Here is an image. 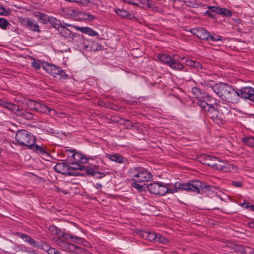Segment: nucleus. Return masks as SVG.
I'll list each match as a JSON object with an SVG mask.
<instances>
[{
  "instance_id": "864d4df0",
  "label": "nucleus",
  "mask_w": 254,
  "mask_h": 254,
  "mask_svg": "<svg viewBox=\"0 0 254 254\" xmlns=\"http://www.w3.org/2000/svg\"><path fill=\"white\" fill-rule=\"evenodd\" d=\"M37 248H40L41 249H43L44 251L48 252L49 250L50 249V246L46 242H44L43 243V245H41L40 244V247H37Z\"/></svg>"
},
{
  "instance_id": "473e14b6",
  "label": "nucleus",
  "mask_w": 254,
  "mask_h": 254,
  "mask_svg": "<svg viewBox=\"0 0 254 254\" xmlns=\"http://www.w3.org/2000/svg\"><path fill=\"white\" fill-rule=\"evenodd\" d=\"M242 141L245 144L254 147V137L252 136L245 137L242 138Z\"/></svg>"
},
{
  "instance_id": "dca6fc26",
  "label": "nucleus",
  "mask_w": 254,
  "mask_h": 254,
  "mask_svg": "<svg viewBox=\"0 0 254 254\" xmlns=\"http://www.w3.org/2000/svg\"><path fill=\"white\" fill-rule=\"evenodd\" d=\"M14 114L19 118V120L22 121L27 120H31L33 119L34 115L30 112L23 109H20L18 106V109L14 112Z\"/></svg>"
},
{
  "instance_id": "37998d69",
  "label": "nucleus",
  "mask_w": 254,
  "mask_h": 254,
  "mask_svg": "<svg viewBox=\"0 0 254 254\" xmlns=\"http://www.w3.org/2000/svg\"><path fill=\"white\" fill-rule=\"evenodd\" d=\"M192 94L197 98L201 97L202 92L201 90L197 87H193L191 89Z\"/></svg>"
},
{
  "instance_id": "4be33fe9",
  "label": "nucleus",
  "mask_w": 254,
  "mask_h": 254,
  "mask_svg": "<svg viewBox=\"0 0 254 254\" xmlns=\"http://www.w3.org/2000/svg\"><path fill=\"white\" fill-rule=\"evenodd\" d=\"M64 26L65 25L67 26H72L76 30L80 31L81 32L87 34L90 36L94 37L99 36V34L96 31H94L93 29L89 27H79L78 26H72L70 24H67L65 23H64Z\"/></svg>"
},
{
  "instance_id": "a211bd4d",
  "label": "nucleus",
  "mask_w": 254,
  "mask_h": 254,
  "mask_svg": "<svg viewBox=\"0 0 254 254\" xmlns=\"http://www.w3.org/2000/svg\"><path fill=\"white\" fill-rule=\"evenodd\" d=\"M14 114L19 118V120L22 121L27 120H31L33 119L34 115L30 112L23 109H20L18 106V109L14 112Z\"/></svg>"
},
{
  "instance_id": "052dcab7",
  "label": "nucleus",
  "mask_w": 254,
  "mask_h": 254,
  "mask_svg": "<svg viewBox=\"0 0 254 254\" xmlns=\"http://www.w3.org/2000/svg\"><path fill=\"white\" fill-rule=\"evenodd\" d=\"M9 13L3 7L0 6V15H8Z\"/></svg>"
},
{
  "instance_id": "0e129e2a",
  "label": "nucleus",
  "mask_w": 254,
  "mask_h": 254,
  "mask_svg": "<svg viewBox=\"0 0 254 254\" xmlns=\"http://www.w3.org/2000/svg\"><path fill=\"white\" fill-rule=\"evenodd\" d=\"M59 251H58L56 249H54V248H50V249L49 250L48 253L49 254H58L59 253Z\"/></svg>"
},
{
  "instance_id": "7c9ffc66",
  "label": "nucleus",
  "mask_w": 254,
  "mask_h": 254,
  "mask_svg": "<svg viewBox=\"0 0 254 254\" xmlns=\"http://www.w3.org/2000/svg\"><path fill=\"white\" fill-rule=\"evenodd\" d=\"M49 23L57 30L63 26L60 20L53 16L50 17Z\"/></svg>"
},
{
  "instance_id": "5701e85b",
  "label": "nucleus",
  "mask_w": 254,
  "mask_h": 254,
  "mask_svg": "<svg viewBox=\"0 0 254 254\" xmlns=\"http://www.w3.org/2000/svg\"><path fill=\"white\" fill-rule=\"evenodd\" d=\"M97 166H95L94 168L86 166V173L88 175L94 177L96 179H102L105 177L106 174L97 171Z\"/></svg>"
},
{
  "instance_id": "9d476101",
  "label": "nucleus",
  "mask_w": 254,
  "mask_h": 254,
  "mask_svg": "<svg viewBox=\"0 0 254 254\" xmlns=\"http://www.w3.org/2000/svg\"><path fill=\"white\" fill-rule=\"evenodd\" d=\"M239 92V89L236 90L230 85L223 100L233 104L237 103L240 100Z\"/></svg>"
},
{
  "instance_id": "49530a36",
  "label": "nucleus",
  "mask_w": 254,
  "mask_h": 254,
  "mask_svg": "<svg viewBox=\"0 0 254 254\" xmlns=\"http://www.w3.org/2000/svg\"><path fill=\"white\" fill-rule=\"evenodd\" d=\"M137 183L138 182H136L132 183L131 186L133 188L137 189L139 192L145 191L146 187H145L144 186L140 185L137 184Z\"/></svg>"
},
{
  "instance_id": "4468645a",
  "label": "nucleus",
  "mask_w": 254,
  "mask_h": 254,
  "mask_svg": "<svg viewBox=\"0 0 254 254\" xmlns=\"http://www.w3.org/2000/svg\"><path fill=\"white\" fill-rule=\"evenodd\" d=\"M72 165L68 164V172H67V176H84V174L79 173L77 170L80 171H86V167L79 165L78 164H75L74 163H71Z\"/></svg>"
},
{
  "instance_id": "8fccbe9b",
  "label": "nucleus",
  "mask_w": 254,
  "mask_h": 254,
  "mask_svg": "<svg viewBox=\"0 0 254 254\" xmlns=\"http://www.w3.org/2000/svg\"><path fill=\"white\" fill-rule=\"evenodd\" d=\"M6 109L14 113L18 109V106L9 102Z\"/></svg>"
},
{
  "instance_id": "b1692460",
  "label": "nucleus",
  "mask_w": 254,
  "mask_h": 254,
  "mask_svg": "<svg viewBox=\"0 0 254 254\" xmlns=\"http://www.w3.org/2000/svg\"><path fill=\"white\" fill-rule=\"evenodd\" d=\"M54 169L58 173L67 176L68 167L67 163L61 162L57 163L54 167Z\"/></svg>"
},
{
  "instance_id": "9b49d317",
  "label": "nucleus",
  "mask_w": 254,
  "mask_h": 254,
  "mask_svg": "<svg viewBox=\"0 0 254 254\" xmlns=\"http://www.w3.org/2000/svg\"><path fill=\"white\" fill-rule=\"evenodd\" d=\"M215 163L212 164L213 167L212 169L216 170H221L225 172H229L231 171V169H234L235 166L233 165H230L226 161L220 160L217 158L215 160Z\"/></svg>"
},
{
  "instance_id": "f8f14e48",
  "label": "nucleus",
  "mask_w": 254,
  "mask_h": 254,
  "mask_svg": "<svg viewBox=\"0 0 254 254\" xmlns=\"http://www.w3.org/2000/svg\"><path fill=\"white\" fill-rule=\"evenodd\" d=\"M240 98L254 101V88L247 86L239 89Z\"/></svg>"
},
{
  "instance_id": "7ed1b4c3",
  "label": "nucleus",
  "mask_w": 254,
  "mask_h": 254,
  "mask_svg": "<svg viewBox=\"0 0 254 254\" xmlns=\"http://www.w3.org/2000/svg\"><path fill=\"white\" fill-rule=\"evenodd\" d=\"M41 67L48 74L54 77H58L59 79H66L68 75L60 66L49 64L47 62L41 63Z\"/></svg>"
},
{
  "instance_id": "58836bf2",
  "label": "nucleus",
  "mask_w": 254,
  "mask_h": 254,
  "mask_svg": "<svg viewBox=\"0 0 254 254\" xmlns=\"http://www.w3.org/2000/svg\"><path fill=\"white\" fill-rule=\"evenodd\" d=\"M210 158V155L205 154H201L197 157L198 161L204 165L207 164V161Z\"/></svg>"
},
{
  "instance_id": "f03ea898",
  "label": "nucleus",
  "mask_w": 254,
  "mask_h": 254,
  "mask_svg": "<svg viewBox=\"0 0 254 254\" xmlns=\"http://www.w3.org/2000/svg\"><path fill=\"white\" fill-rule=\"evenodd\" d=\"M128 173L131 180L136 182H149L152 180L153 177L147 169L140 167L130 168Z\"/></svg>"
},
{
  "instance_id": "3c124183",
  "label": "nucleus",
  "mask_w": 254,
  "mask_h": 254,
  "mask_svg": "<svg viewBox=\"0 0 254 254\" xmlns=\"http://www.w3.org/2000/svg\"><path fill=\"white\" fill-rule=\"evenodd\" d=\"M210 159L208 160L206 165L211 167L212 168L213 167V165H212L214 163H215V160L216 159L217 157H215L213 156L210 155Z\"/></svg>"
},
{
  "instance_id": "423d86ee",
  "label": "nucleus",
  "mask_w": 254,
  "mask_h": 254,
  "mask_svg": "<svg viewBox=\"0 0 254 254\" xmlns=\"http://www.w3.org/2000/svg\"><path fill=\"white\" fill-rule=\"evenodd\" d=\"M27 105L30 110L44 113L45 114L53 115L55 114V110L50 109L44 104L32 100H28Z\"/></svg>"
},
{
  "instance_id": "c03bdc74",
  "label": "nucleus",
  "mask_w": 254,
  "mask_h": 254,
  "mask_svg": "<svg viewBox=\"0 0 254 254\" xmlns=\"http://www.w3.org/2000/svg\"><path fill=\"white\" fill-rule=\"evenodd\" d=\"M12 244H14V243L11 240H9L8 242L6 243L2 251L4 253H10L11 248H12Z\"/></svg>"
},
{
  "instance_id": "a18cd8bd",
  "label": "nucleus",
  "mask_w": 254,
  "mask_h": 254,
  "mask_svg": "<svg viewBox=\"0 0 254 254\" xmlns=\"http://www.w3.org/2000/svg\"><path fill=\"white\" fill-rule=\"evenodd\" d=\"M9 22L4 18H0V28L3 30L7 29V26L9 25Z\"/></svg>"
},
{
  "instance_id": "1a4fd4ad",
  "label": "nucleus",
  "mask_w": 254,
  "mask_h": 254,
  "mask_svg": "<svg viewBox=\"0 0 254 254\" xmlns=\"http://www.w3.org/2000/svg\"><path fill=\"white\" fill-rule=\"evenodd\" d=\"M148 190L154 195H164L165 194L166 186L161 182H154L147 186Z\"/></svg>"
},
{
  "instance_id": "338daca9",
  "label": "nucleus",
  "mask_w": 254,
  "mask_h": 254,
  "mask_svg": "<svg viewBox=\"0 0 254 254\" xmlns=\"http://www.w3.org/2000/svg\"><path fill=\"white\" fill-rule=\"evenodd\" d=\"M205 14L208 16V17L215 19L216 17V15L212 14L211 11H210L209 10H207L205 12Z\"/></svg>"
},
{
  "instance_id": "a878e982",
  "label": "nucleus",
  "mask_w": 254,
  "mask_h": 254,
  "mask_svg": "<svg viewBox=\"0 0 254 254\" xmlns=\"http://www.w3.org/2000/svg\"><path fill=\"white\" fill-rule=\"evenodd\" d=\"M29 149L32 150L34 152L36 153L42 155L45 157H50V154L44 148L35 144V143H34V145L31 146Z\"/></svg>"
},
{
  "instance_id": "aec40b11",
  "label": "nucleus",
  "mask_w": 254,
  "mask_h": 254,
  "mask_svg": "<svg viewBox=\"0 0 254 254\" xmlns=\"http://www.w3.org/2000/svg\"><path fill=\"white\" fill-rule=\"evenodd\" d=\"M57 244L59 246L63 248L65 252L70 254H73L76 248V245L73 243H68L59 239L57 240Z\"/></svg>"
},
{
  "instance_id": "6ab92c4d",
  "label": "nucleus",
  "mask_w": 254,
  "mask_h": 254,
  "mask_svg": "<svg viewBox=\"0 0 254 254\" xmlns=\"http://www.w3.org/2000/svg\"><path fill=\"white\" fill-rule=\"evenodd\" d=\"M13 235L16 236L20 238L23 239L25 242H27L30 245L34 247H39L40 243L33 239H32L30 236L22 233L20 232H14L13 233Z\"/></svg>"
},
{
  "instance_id": "f704fd0d",
  "label": "nucleus",
  "mask_w": 254,
  "mask_h": 254,
  "mask_svg": "<svg viewBox=\"0 0 254 254\" xmlns=\"http://www.w3.org/2000/svg\"><path fill=\"white\" fill-rule=\"evenodd\" d=\"M197 105H198L201 109H203L205 113L207 112V109L209 107H211L212 105L208 104L206 102L201 99H198L196 102Z\"/></svg>"
},
{
  "instance_id": "c85d7f7f",
  "label": "nucleus",
  "mask_w": 254,
  "mask_h": 254,
  "mask_svg": "<svg viewBox=\"0 0 254 254\" xmlns=\"http://www.w3.org/2000/svg\"><path fill=\"white\" fill-rule=\"evenodd\" d=\"M59 34L61 37L64 38H70L72 32L70 31L67 28H65L64 25L63 26L58 30Z\"/></svg>"
},
{
  "instance_id": "c9c22d12",
  "label": "nucleus",
  "mask_w": 254,
  "mask_h": 254,
  "mask_svg": "<svg viewBox=\"0 0 254 254\" xmlns=\"http://www.w3.org/2000/svg\"><path fill=\"white\" fill-rule=\"evenodd\" d=\"M124 125H125L128 129H138L139 128L138 126H136V123H132L129 120H124Z\"/></svg>"
},
{
  "instance_id": "0eeeda50",
  "label": "nucleus",
  "mask_w": 254,
  "mask_h": 254,
  "mask_svg": "<svg viewBox=\"0 0 254 254\" xmlns=\"http://www.w3.org/2000/svg\"><path fill=\"white\" fill-rule=\"evenodd\" d=\"M206 116L219 126L222 125L225 123L223 114L213 105L207 109Z\"/></svg>"
},
{
  "instance_id": "412c9836",
  "label": "nucleus",
  "mask_w": 254,
  "mask_h": 254,
  "mask_svg": "<svg viewBox=\"0 0 254 254\" xmlns=\"http://www.w3.org/2000/svg\"><path fill=\"white\" fill-rule=\"evenodd\" d=\"M208 8L211 11L223 16L230 17L232 15V12L229 9L226 8H221L216 6H209Z\"/></svg>"
},
{
  "instance_id": "2eb2a0df",
  "label": "nucleus",
  "mask_w": 254,
  "mask_h": 254,
  "mask_svg": "<svg viewBox=\"0 0 254 254\" xmlns=\"http://www.w3.org/2000/svg\"><path fill=\"white\" fill-rule=\"evenodd\" d=\"M191 33L199 39L208 41L209 32L202 27H196L190 30Z\"/></svg>"
},
{
  "instance_id": "e433bc0d",
  "label": "nucleus",
  "mask_w": 254,
  "mask_h": 254,
  "mask_svg": "<svg viewBox=\"0 0 254 254\" xmlns=\"http://www.w3.org/2000/svg\"><path fill=\"white\" fill-rule=\"evenodd\" d=\"M174 187L177 191L178 190H185L187 191V183H182L180 182H176L174 184Z\"/></svg>"
},
{
  "instance_id": "a19ab883",
  "label": "nucleus",
  "mask_w": 254,
  "mask_h": 254,
  "mask_svg": "<svg viewBox=\"0 0 254 254\" xmlns=\"http://www.w3.org/2000/svg\"><path fill=\"white\" fill-rule=\"evenodd\" d=\"M136 233L142 238L147 240L150 232L137 229Z\"/></svg>"
},
{
  "instance_id": "ddd939ff",
  "label": "nucleus",
  "mask_w": 254,
  "mask_h": 254,
  "mask_svg": "<svg viewBox=\"0 0 254 254\" xmlns=\"http://www.w3.org/2000/svg\"><path fill=\"white\" fill-rule=\"evenodd\" d=\"M70 38L71 39V42L77 47L83 48L86 51H89V50H88V46L85 45L84 39L82 35L72 32Z\"/></svg>"
},
{
  "instance_id": "39448f33",
  "label": "nucleus",
  "mask_w": 254,
  "mask_h": 254,
  "mask_svg": "<svg viewBox=\"0 0 254 254\" xmlns=\"http://www.w3.org/2000/svg\"><path fill=\"white\" fill-rule=\"evenodd\" d=\"M212 187L207 185L197 180H190L187 182V191H192L197 193H200V190L202 191H209Z\"/></svg>"
},
{
  "instance_id": "de8ad7c7",
  "label": "nucleus",
  "mask_w": 254,
  "mask_h": 254,
  "mask_svg": "<svg viewBox=\"0 0 254 254\" xmlns=\"http://www.w3.org/2000/svg\"><path fill=\"white\" fill-rule=\"evenodd\" d=\"M50 17H49L48 15L46 14L45 13H44V14L41 15L40 22L41 23L46 24L49 23V20H50Z\"/></svg>"
},
{
  "instance_id": "2f4dec72",
  "label": "nucleus",
  "mask_w": 254,
  "mask_h": 254,
  "mask_svg": "<svg viewBox=\"0 0 254 254\" xmlns=\"http://www.w3.org/2000/svg\"><path fill=\"white\" fill-rule=\"evenodd\" d=\"M66 152L72 153L71 157L74 158L76 162H79L81 159V157L82 156V154L80 152H76V150H68L67 149Z\"/></svg>"
},
{
  "instance_id": "ea45409f",
  "label": "nucleus",
  "mask_w": 254,
  "mask_h": 254,
  "mask_svg": "<svg viewBox=\"0 0 254 254\" xmlns=\"http://www.w3.org/2000/svg\"><path fill=\"white\" fill-rule=\"evenodd\" d=\"M169 242L168 238L163 236L160 234H157L155 242L166 244Z\"/></svg>"
},
{
  "instance_id": "393cba45",
  "label": "nucleus",
  "mask_w": 254,
  "mask_h": 254,
  "mask_svg": "<svg viewBox=\"0 0 254 254\" xmlns=\"http://www.w3.org/2000/svg\"><path fill=\"white\" fill-rule=\"evenodd\" d=\"M22 24L25 25L29 30L34 32H40V30L37 24L33 23L29 18H24L22 20Z\"/></svg>"
},
{
  "instance_id": "4c0bfd02",
  "label": "nucleus",
  "mask_w": 254,
  "mask_h": 254,
  "mask_svg": "<svg viewBox=\"0 0 254 254\" xmlns=\"http://www.w3.org/2000/svg\"><path fill=\"white\" fill-rule=\"evenodd\" d=\"M49 230L53 233L54 235H58L59 237L62 236L63 232L57 227L55 225L50 226L49 227Z\"/></svg>"
},
{
  "instance_id": "5fc2aeb1",
  "label": "nucleus",
  "mask_w": 254,
  "mask_h": 254,
  "mask_svg": "<svg viewBox=\"0 0 254 254\" xmlns=\"http://www.w3.org/2000/svg\"><path fill=\"white\" fill-rule=\"evenodd\" d=\"M31 65L36 69H39L41 67V64H40L39 61H33L31 63Z\"/></svg>"
},
{
  "instance_id": "4d7b16f0",
  "label": "nucleus",
  "mask_w": 254,
  "mask_h": 254,
  "mask_svg": "<svg viewBox=\"0 0 254 254\" xmlns=\"http://www.w3.org/2000/svg\"><path fill=\"white\" fill-rule=\"evenodd\" d=\"M191 67L195 68L196 69H199V68H202V65L201 64L197 61H194Z\"/></svg>"
},
{
  "instance_id": "09e8293b",
  "label": "nucleus",
  "mask_w": 254,
  "mask_h": 254,
  "mask_svg": "<svg viewBox=\"0 0 254 254\" xmlns=\"http://www.w3.org/2000/svg\"><path fill=\"white\" fill-rule=\"evenodd\" d=\"M80 15L82 16V17L86 20H92L95 19V16L91 15L90 13H87L84 12H82L80 13Z\"/></svg>"
},
{
  "instance_id": "e2e57ef3",
  "label": "nucleus",
  "mask_w": 254,
  "mask_h": 254,
  "mask_svg": "<svg viewBox=\"0 0 254 254\" xmlns=\"http://www.w3.org/2000/svg\"><path fill=\"white\" fill-rule=\"evenodd\" d=\"M9 103V102H8L4 100L0 99V106H1L2 107H3L5 108H7Z\"/></svg>"
},
{
  "instance_id": "c756f323",
  "label": "nucleus",
  "mask_w": 254,
  "mask_h": 254,
  "mask_svg": "<svg viewBox=\"0 0 254 254\" xmlns=\"http://www.w3.org/2000/svg\"><path fill=\"white\" fill-rule=\"evenodd\" d=\"M107 157L111 161L118 163H122L125 161V158L120 154H109Z\"/></svg>"
},
{
  "instance_id": "603ef678",
  "label": "nucleus",
  "mask_w": 254,
  "mask_h": 254,
  "mask_svg": "<svg viewBox=\"0 0 254 254\" xmlns=\"http://www.w3.org/2000/svg\"><path fill=\"white\" fill-rule=\"evenodd\" d=\"M157 234V233H155L154 232H150L147 240L150 242H155Z\"/></svg>"
},
{
  "instance_id": "f3484780",
  "label": "nucleus",
  "mask_w": 254,
  "mask_h": 254,
  "mask_svg": "<svg viewBox=\"0 0 254 254\" xmlns=\"http://www.w3.org/2000/svg\"><path fill=\"white\" fill-rule=\"evenodd\" d=\"M14 114L19 118V120L22 121L27 120H31L33 119L34 115L30 112L23 109H20L18 106V109L14 112Z\"/></svg>"
},
{
  "instance_id": "cd10ccee",
  "label": "nucleus",
  "mask_w": 254,
  "mask_h": 254,
  "mask_svg": "<svg viewBox=\"0 0 254 254\" xmlns=\"http://www.w3.org/2000/svg\"><path fill=\"white\" fill-rule=\"evenodd\" d=\"M115 12L119 16L122 18H126L130 20L135 18L133 13L128 12L122 8H117L115 10Z\"/></svg>"
},
{
  "instance_id": "bf43d9fd",
  "label": "nucleus",
  "mask_w": 254,
  "mask_h": 254,
  "mask_svg": "<svg viewBox=\"0 0 254 254\" xmlns=\"http://www.w3.org/2000/svg\"><path fill=\"white\" fill-rule=\"evenodd\" d=\"M124 1L128 4L132 5H138L139 1V0H124Z\"/></svg>"
},
{
  "instance_id": "79ce46f5",
  "label": "nucleus",
  "mask_w": 254,
  "mask_h": 254,
  "mask_svg": "<svg viewBox=\"0 0 254 254\" xmlns=\"http://www.w3.org/2000/svg\"><path fill=\"white\" fill-rule=\"evenodd\" d=\"M73 254H89V252L87 250L76 245Z\"/></svg>"
},
{
  "instance_id": "f257e3e1",
  "label": "nucleus",
  "mask_w": 254,
  "mask_h": 254,
  "mask_svg": "<svg viewBox=\"0 0 254 254\" xmlns=\"http://www.w3.org/2000/svg\"><path fill=\"white\" fill-rule=\"evenodd\" d=\"M8 131L12 132L13 135L15 134L17 143L21 146H25L30 148L36 142L35 136L27 130L20 129L16 133L10 128L8 129Z\"/></svg>"
},
{
  "instance_id": "6e6d98bb",
  "label": "nucleus",
  "mask_w": 254,
  "mask_h": 254,
  "mask_svg": "<svg viewBox=\"0 0 254 254\" xmlns=\"http://www.w3.org/2000/svg\"><path fill=\"white\" fill-rule=\"evenodd\" d=\"M73 235H72L71 233H65L63 232L62 233V236L61 237V238H64L65 240H71L70 236H73Z\"/></svg>"
},
{
  "instance_id": "6e6552de",
  "label": "nucleus",
  "mask_w": 254,
  "mask_h": 254,
  "mask_svg": "<svg viewBox=\"0 0 254 254\" xmlns=\"http://www.w3.org/2000/svg\"><path fill=\"white\" fill-rule=\"evenodd\" d=\"M230 85L224 82L215 83L209 87L210 89L213 91L216 95L222 100L226 94Z\"/></svg>"
},
{
  "instance_id": "72a5a7b5",
  "label": "nucleus",
  "mask_w": 254,
  "mask_h": 254,
  "mask_svg": "<svg viewBox=\"0 0 254 254\" xmlns=\"http://www.w3.org/2000/svg\"><path fill=\"white\" fill-rule=\"evenodd\" d=\"M224 39V38L219 35H215L214 33H213L212 35L209 33V36L207 41H212L213 42H216L218 41H222Z\"/></svg>"
},
{
  "instance_id": "13d9d810",
  "label": "nucleus",
  "mask_w": 254,
  "mask_h": 254,
  "mask_svg": "<svg viewBox=\"0 0 254 254\" xmlns=\"http://www.w3.org/2000/svg\"><path fill=\"white\" fill-rule=\"evenodd\" d=\"M243 182H241V181H233L232 182V185L235 187H237V188H240L241 187L243 186Z\"/></svg>"
},
{
  "instance_id": "20e7f679",
  "label": "nucleus",
  "mask_w": 254,
  "mask_h": 254,
  "mask_svg": "<svg viewBox=\"0 0 254 254\" xmlns=\"http://www.w3.org/2000/svg\"><path fill=\"white\" fill-rule=\"evenodd\" d=\"M179 56L178 55H173L172 57L165 54H159L157 55V60L163 63L171 68L181 70L183 68V65L179 61Z\"/></svg>"
},
{
  "instance_id": "bb28decb",
  "label": "nucleus",
  "mask_w": 254,
  "mask_h": 254,
  "mask_svg": "<svg viewBox=\"0 0 254 254\" xmlns=\"http://www.w3.org/2000/svg\"><path fill=\"white\" fill-rule=\"evenodd\" d=\"M70 237L71 241L74 243H76L78 245H81L87 248H90L91 247V244H90L88 241L85 240L83 238L75 235H73V236Z\"/></svg>"
},
{
  "instance_id": "680f3d73",
  "label": "nucleus",
  "mask_w": 254,
  "mask_h": 254,
  "mask_svg": "<svg viewBox=\"0 0 254 254\" xmlns=\"http://www.w3.org/2000/svg\"><path fill=\"white\" fill-rule=\"evenodd\" d=\"M236 250L237 251H239V252H241L242 253H245V248L242 245H236Z\"/></svg>"
},
{
  "instance_id": "774afa93",
  "label": "nucleus",
  "mask_w": 254,
  "mask_h": 254,
  "mask_svg": "<svg viewBox=\"0 0 254 254\" xmlns=\"http://www.w3.org/2000/svg\"><path fill=\"white\" fill-rule=\"evenodd\" d=\"M167 191L165 192V194H166L167 193H173L175 192H177V190H176V188L174 187V189H169L167 187H166V190H165Z\"/></svg>"
},
{
  "instance_id": "69168bd1",
  "label": "nucleus",
  "mask_w": 254,
  "mask_h": 254,
  "mask_svg": "<svg viewBox=\"0 0 254 254\" xmlns=\"http://www.w3.org/2000/svg\"><path fill=\"white\" fill-rule=\"evenodd\" d=\"M87 161H88V159H87V158L86 157V156L83 154L82 156L81 157V159H80L79 162H80L82 164H85L87 162Z\"/></svg>"
}]
</instances>
